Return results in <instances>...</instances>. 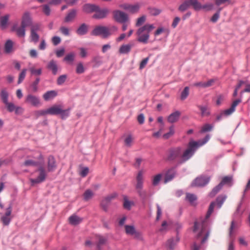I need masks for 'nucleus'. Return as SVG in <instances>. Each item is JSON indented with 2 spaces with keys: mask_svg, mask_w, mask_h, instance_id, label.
<instances>
[{
  "mask_svg": "<svg viewBox=\"0 0 250 250\" xmlns=\"http://www.w3.org/2000/svg\"><path fill=\"white\" fill-rule=\"evenodd\" d=\"M198 144L195 141H190L188 148L184 150L181 147L169 149L167 152V159L169 161H177V164L181 165L188 160L194 154L197 148Z\"/></svg>",
  "mask_w": 250,
  "mask_h": 250,
  "instance_id": "nucleus-1",
  "label": "nucleus"
},
{
  "mask_svg": "<svg viewBox=\"0 0 250 250\" xmlns=\"http://www.w3.org/2000/svg\"><path fill=\"white\" fill-rule=\"evenodd\" d=\"M215 205V202H213L210 203L206 216V218L204 220L195 221L194 223L193 232L198 233L197 237L198 238L204 236L201 241L202 244L206 242L209 236V232L206 230V228L208 225L207 220L210 217L212 213Z\"/></svg>",
  "mask_w": 250,
  "mask_h": 250,
  "instance_id": "nucleus-2",
  "label": "nucleus"
},
{
  "mask_svg": "<svg viewBox=\"0 0 250 250\" xmlns=\"http://www.w3.org/2000/svg\"><path fill=\"white\" fill-rule=\"evenodd\" d=\"M155 28L152 24H146L140 27L136 32V39L138 42L146 44L149 39L150 33Z\"/></svg>",
  "mask_w": 250,
  "mask_h": 250,
  "instance_id": "nucleus-3",
  "label": "nucleus"
},
{
  "mask_svg": "<svg viewBox=\"0 0 250 250\" xmlns=\"http://www.w3.org/2000/svg\"><path fill=\"white\" fill-rule=\"evenodd\" d=\"M118 30L117 27L113 26L110 28L104 26H97L91 32V34L93 36H102L104 38H107L116 32Z\"/></svg>",
  "mask_w": 250,
  "mask_h": 250,
  "instance_id": "nucleus-4",
  "label": "nucleus"
},
{
  "mask_svg": "<svg viewBox=\"0 0 250 250\" xmlns=\"http://www.w3.org/2000/svg\"><path fill=\"white\" fill-rule=\"evenodd\" d=\"M36 172H38V175L36 178H30L31 186H35L36 185L43 182L47 177V171L42 166H40Z\"/></svg>",
  "mask_w": 250,
  "mask_h": 250,
  "instance_id": "nucleus-5",
  "label": "nucleus"
},
{
  "mask_svg": "<svg viewBox=\"0 0 250 250\" xmlns=\"http://www.w3.org/2000/svg\"><path fill=\"white\" fill-rule=\"evenodd\" d=\"M210 177L206 175H200L195 178L192 182V187H203L208 184Z\"/></svg>",
  "mask_w": 250,
  "mask_h": 250,
  "instance_id": "nucleus-6",
  "label": "nucleus"
},
{
  "mask_svg": "<svg viewBox=\"0 0 250 250\" xmlns=\"http://www.w3.org/2000/svg\"><path fill=\"white\" fill-rule=\"evenodd\" d=\"M114 20L119 23H125L129 20L128 15L120 10H115L113 12Z\"/></svg>",
  "mask_w": 250,
  "mask_h": 250,
  "instance_id": "nucleus-7",
  "label": "nucleus"
},
{
  "mask_svg": "<svg viewBox=\"0 0 250 250\" xmlns=\"http://www.w3.org/2000/svg\"><path fill=\"white\" fill-rule=\"evenodd\" d=\"M119 7L131 14H134L139 11L140 8V4L138 3L134 4L123 3L120 5Z\"/></svg>",
  "mask_w": 250,
  "mask_h": 250,
  "instance_id": "nucleus-8",
  "label": "nucleus"
},
{
  "mask_svg": "<svg viewBox=\"0 0 250 250\" xmlns=\"http://www.w3.org/2000/svg\"><path fill=\"white\" fill-rule=\"evenodd\" d=\"M12 207L10 205L8 208L6 209V212L4 214L0 217V221L4 226H8L10 224L12 217L11 216Z\"/></svg>",
  "mask_w": 250,
  "mask_h": 250,
  "instance_id": "nucleus-9",
  "label": "nucleus"
},
{
  "mask_svg": "<svg viewBox=\"0 0 250 250\" xmlns=\"http://www.w3.org/2000/svg\"><path fill=\"white\" fill-rule=\"evenodd\" d=\"M97 9L93 16V18L97 19H104L106 18L109 13V10L107 8L101 9L98 6Z\"/></svg>",
  "mask_w": 250,
  "mask_h": 250,
  "instance_id": "nucleus-10",
  "label": "nucleus"
},
{
  "mask_svg": "<svg viewBox=\"0 0 250 250\" xmlns=\"http://www.w3.org/2000/svg\"><path fill=\"white\" fill-rule=\"evenodd\" d=\"M25 103L34 106H38L40 104L39 98L32 94L27 95L25 99Z\"/></svg>",
  "mask_w": 250,
  "mask_h": 250,
  "instance_id": "nucleus-11",
  "label": "nucleus"
},
{
  "mask_svg": "<svg viewBox=\"0 0 250 250\" xmlns=\"http://www.w3.org/2000/svg\"><path fill=\"white\" fill-rule=\"evenodd\" d=\"M125 233L130 235H134L136 238H140L141 237V233L137 231L135 227L132 225L125 226Z\"/></svg>",
  "mask_w": 250,
  "mask_h": 250,
  "instance_id": "nucleus-12",
  "label": "nucleus"
},
{
  "mask_svg": "<svg viewBox=\"0 0 250 250\" xmlns=\"http://www.w3.org/2000/svg\"><path fill=\"white\" fill-rule=\"evenodd\" d=\"M241 102V99H237L234 101L232 103L231 105L229 108L226 109L222 112L224 116H228L231 115L235 110V107Z\"/></svg>",
  "mask_w": 250,
  "mask_h": 250,
  "instance_id": "nucleus-13",
  "label": "nucleus"
},
{
  "mask_svg": "<svg viewBox=\"0 0 250 250\" xmlns=\"http://www.w3.org/2000/svg\"><path fill=\"white\" fill-rule=\"evenodd\" d=\"M144 171L143 170H140L136 176V185L135 188L136 189L143 188L144 183Z\"/></svg>",
  "mask_w": 250,
  "mask_h": 250,
  "instance_id": "nucleus-14",
  "label": "nucleus"
},
{
  "mask_svg": "<svg viewBox=\"0 0 250 250\" xmlns=\"http://www.w3.org/2000/svg\"><path fill=\"white\" fill-rule=\"evenodd\" d=\"M56 167L57 165L54 157L52 156H49L48 158L47 171L52 172L56 169Z\"/></svg>",
  "mask_w": 250,
  "mask_h": 250,
  "instance_id": "nucleus-15",
  "label": "nucleus"
},
{
  "mask_svg": "<svg viewBox=\"0 0 250 250\" xmlns=\"http://www.w3.org/2000/svg\"><path fill=\"white\" fill-rule=\"evenodd\" d=\"M176 174V170L175 168H171L169 169L165 174V183H167L171 181L174 177Z\"/></svg>",
  "mask_w": 250,
  "mask_h": 250,
  "instance_id": "nucleus-16",
  "label": "nucleus"
},
{
  "mask_svg": "<svg viewBox=\"0 0 250 250\" xmlns=\"http://www.w3.org/2000/svg\"><path fill=\"white\" fill-rule=\"evenodd\" d=\"M180 115L181 112L179 111H176L167 117V120L170 123L177 122L179 120Z\"/></svg>",
  "mask_w": 250,
  "mask_h": 250,
  "instance_id": "nucleus-17",
  "label": "nucleus"
},
{
  "mask_svg": "<svg viewBox=\"0 0 250 250\" xmlns=\"http://www.w3.org/2000/svg\"><path fill=\"white\" fill-rule=\"evenodd\" d=\"M98 8V5L93 4L87 3L83 7V11L86 13L95 12Z\"/></svg>",
  "mask_w": 250,
  "mask_h": 250,
  "instance_id": "nucleus-18",
  "label": "nucleus"
},
{
  "mask_svg": "<svg viewBox=\"0 0 250 250\" xmlns=\"http://www.w3.org/2000/svg\"><path fill=\"white\" fill-rule=\"evenodd\" d=\"M180 238L177 235L175 238H172L168 239L167 242V247L171 250H173L176 244L179 241Z\"/></svg>",
  "mask_w": 250,
  "mask_h": 250,
  "instance_id": "nucleus-19",
  "label": "nucleus"
},
{
  "mask_svg": "<svg viewBox=\"0 0 250 250\" xmlns=\"http://www.w3.org/2000/svg\"><path fill=\"white\" fill-rule=\"evenodd\" d=\"M47 68L51 70L52 74L56 75L58 70V66L56 61L51 60L47 64Z\"/></svg>",
  "mask_w": 250,
  "mask_h": 250,
  "instance_id": "nucleus-20",
  "label": "nucleus"
},
{
  "mask_svg": "<svg viewBox=\"0 0 250 250\" xmlns=\"http://www.w3.org/2000/svg\"><path fill=\"white\" fill-rule=\"evenodd\" d=\"M134 46L133 42L121 46L119 49V52L121 54H126L129 52L131 48Z\"/></svg>",
  "mask_w": 250,
  "mask_h": 250,
  "instance_id": "nucleus-21",
  "label": "nucleus"
},
{
  "mask_svg": "<svg viewBox=\"0 0 250 250\" xmlns=\"http://www.w3.org/2000/svg\"><path fill=\"white\" fill-rule=\"evenodd\" d=\"M62 106L60 105H55L47 109L48 114L58 115L61 112Z\"/></svg>",
  "mask_w": 250,
  "mask_h": 250,
  "instance_id": "nucleus-22",
  "label": "nucleus"
},
{
  "mask_svg": "<svg viewBox=\"0 0 250 250\" xmlns=\"http://www.w3.org/2000/svg\"><path fill=\"white\" fill-rule=\"evenodd\" d=\"M57 95V92L55 90H50L45 92L42 96L43 99L48 101L54 98Z\"/></svg>",
  "mask_w": 250,
  "mask_h": 250,
  "instance_id": "nucleus-23",
  "label": "nucleus"
},
{
  "mask_svg": "<svg viewBox=\"0 0 250 250\" xmlns=\"http://www.w3.org/2000/svg\"><path fill=\"white\" fill-rule=\"evenodd\" d=\"M26 27L21 25L20 27H17L14 26L13 30L16 31L17 35L19 37H24L25 34V28Z\"/></svg>",
  "mask_w": 250,
  "mask_h": 250,
  "instance_id": "nucleus-24",
  "label": "nucleus"
},
{
  "mask_svg": "<svg viewBox=\"0 0 250 250\" xmlns=\"http://www.w3.org/2000/svg\"><path fill=\"white\" fill-rule=\"evenodd\" d=\"M68 220L70 224L75 226L82 222L83 219L76 215H73L69 217Z\"/></svg>",
  "mask_w": 250,
  "mask_h": 250,
  "instance_id": "nucleus-25",
  "label": "nucleus"
},
{
  "mask_svg": "<svg viewBox=\"0 0 250 250\" xmlns=\"http://www.w3.org/2000/svg\"><path fill=\"white\" fill-rule=\"evenodd\" d=\"M77 10L72 9L69 11L64 19V22H68L72 21L76 16Z\"/></svg>",
  "mask_w": 250,
  "mask_h": 250,
  "instance_id": "nucleus-26",
  "label": "nucleus"
},
{
  "mask_svg": "<svg viewBox=\"0 0 250 250\" xmlns=\"http://www.w3.org/2000/svg\"><path fill=\"white\" fill-rule=\"evenodd\" d=\"M31 23V19L29 16V14L28 13H25L23 17L21 23V25L26 27L29 25Z\"/></svg>",
  "mask_w": 250,
  "mask_h": 250,
  "instance_id": "nucleus-27",
  "label": "nucleus"
},
{
  "mask_svg": "<svg viewBox=\"0 0 250 250\" xmlns=\"http://www.w3.org/2000/svg\"><path fill=\"white\" fill-rule=\"evenodd\" d=\"M88 31V26L85 23H83L78 28L76 31L77 33L79 35H83L87 33Z\"/></svg>",
  "mask_w": 250,
  "mask_h": 250,
  "instance_id": "nucleus-28",
  "label": "nucleus"
},
{
  "mask_svg": "<svg viewBox=\"0 0 250 250\" xmlns=\"http://www.w3.org/2000/svg\"><path fill=\"white\" fill-rule=\"evenodd\" d=\"M39 165V164L38 162H36L34 160L30 159L29 157H27V159L25 160L23 163V165L25 167H35L38 166Z\"/></svg>",
  "mask_w": 250,
  "mask_h": 250,
  "instance_id": "nucleus-29",
  "label": "nucleus"
},
{
  "mask_svg": "<svg viewBox=\"0 0 250 250\" xmlns=\"http://www.w3.org/2000/svg\"><path fill=\"white\" fill-rule=\"evenodd\" d=\"M232 181V177L231 176H226L224 177L220 184L223 187L225 185L231 186Z\"/></svg>",
  "mask_w": 250,
  "mask_h": 250,
  "instance_id": "nucleus-30",
  "label": "nucleus"
},
{
  "mask_svg": "<svg viewBox=\"0 0 250 250\" xmlns=\"http://www.w3.org/2000/svg\"><path fill=\"white\" fill-rule=\"evenodd\" d=\"M98 238V242L97 244V248L98 250H102V248L101 246L104 244H105L107 239L104 236H98L97 237Z\"/></svg>",
  "mask_w": 250,
  "mask_h": 250,
  "instance_id": "nucleus-31",
  "label": "nucleus"
},
{
  "mask_svg": "<svg viewBox=\"0 0 250 250\" xmlns=\"http://www.w3.org/2000/svg\"><path fill=\"white\" fill-rule=\"evenodd\" d=\"M190 5V0H185L183 2L179 7V10L181 12H184L188 9Z\"/></svg>",
  "mask_w": 250,
  "mask_h": 250,
  "instance_id": "nucleus-32",
  "label": "nucleus"
},
{
  "mask_svg": "<svg viewBox=\"0 0 250 250\" xmlns=\"http://www.w3.org/2000/svg\"><path fill=\"white\" fill-rule=\"evenodd\" d=\"M123 201L124 208L125 209L129 210L131 208V207L133 205V202L129 201L126 196H124Z\"/></svg>",
  "mask_w": 250,
  "mask_h": 250,
  "instance_id": "nucleus-33",
  "label": "nucleus"
},
{
  "mask_svg": "<svg viewBox=\"0 0 250 250\" xmlns=\"http://www.w3.org/2000/svg\"><path fill=\"white\" fill-rule=\"evenodd\" d=\"M190 5L195 10L199 11L202 9V4L197 0H190Z\"/></svg>",
  "mask_w": 250,
  "mask_h": 250,
  "instance_id": "nucleus-34",
  "label": "nucleus"
},
{
  "mask_svg": "<svg viewBox=\"0 0 250 250\" xmlns=\"http://www.w3.org/2000/svg\"><path fill=\"white\" fill-rule=\"evenodd\" d=\"M222 185L219 183L212 189L209 193V196L210 197H213L222 189Z\"/></svg>",
  "mask_w": 250,
  "mask_h": 250,
  "instance_id": "nucleus-35",
  "label": "nucleus"
},
{
  "mask_svg": "<svg viewBox=\"0 0 250 250\" xmlns=\"http://www.w3.org/2000/svg\"><path fill=\"white\" fill-rule=\"evenodd\" d=\"M94 196V193L90 189H87L83 193V199L85 201H88Z\"/></svg>",
  "mask_w": 250,
  "mask_h": 250,
  "instance_id": "nucleus-36",
  "label": "nucleus"
},
{
  "mask_svg": "<svg viewBox=\"0 0 250 250\" xmlns=\"http://www.w3.org/2000/svg\"><path fill=\"white\" fill-rule=\"evenodd\" d=\"M13 48V42L10 40H8L4 46V50L6 53H9L11 52Z\"/></svg>",
  "mask_w": 250,
  "mask_h": 250,
  "instance_id": "nucleus-37",
  "label": "nucleus"
},
{
  "mask_svg": "<svg viewBox=\"0 0 250 250\" xmlns=\"http://www.w3.org/2000/svg\"><path fill=\"white\" fill-rule=\"evenodd\" d=\"M0 97L4 104L8 102V93L5 89L1 90L0 92Z\"/></svg>",
  "mask_w": 250,
  "mask_h": 250,
  "instance_id": "nucleus-38",
  "label": "nucleus"
},
{
  "mask_svg": "<svg viewBox=\"0 0 250 250\" xmlns=\"http://www.w3.org/2000/svg\"><path fill=\"white\" fill-rule=\"evenodd\" d=\"M169 225V224L166 221H164L159 229V231L162 233L166 232L168 230Z\"/></svg>",
  "mask_w": 250,
  "mask_h": 250,
  "instance_id": "nucleus-39",
  "label": "nucleus"
},
{
  "mask_svg": "<svg viewBox=\"0 0 250 250\" xmlns=\"http://www.w3.org/2000/svg\"><path fill=\"white\" fill-rule=\"evenodd\" d=\"M227 199L226 195H220L216 199L217 205L219 208H220Z\"/></svg>",
  "mask_w": 250,
  "mask_h": 250,
  "instance_id": "nucleus-40",
  "label": "nucleus"
},
{
  "mask_svg": "<svg viewBox=\"0 0 250 250\" xmlns=\"http://www.w3.org/2000/svg\"><path fill=\"white\" fill-rule=\"evenodd\" d=\"M115 196H116L115 194L109 196L107 197L105 199V200L102 202L101 205L103 207V208L104 210H106L107 206L105 205H104V203L105 202L107 204L109 203L113 198H114L115 197Z\"/></svg>",
  "mask_w": 250,
  "mask_h": 250,
  "instance_id": "nucleus-41",
  "label": "nucleus"
},
{
  "mask_svg": "<svg viewBox=\"0 0 250 250\" xmlns=\"http://www.w3.org/2000/svg\"><path fill=\"white\" fill-rule=\"evenodd\" d=\"M29 71H30L32 75L36 76L41 75L42 72V68L36 69L34 66L30 67Z\"/></svg>",
  "mask_w": 250,
  "mask_h": 250,
  "instance_id": "nucleus-42",
  "label": "nucleus"
},
{
  "mask_svg": "<svg viewBox=\"0 0 250 250\" xmlns=\"http://www.w3.org/2000/svg\"><path fill=\"white\" fill-rule=\"evenodd\" d=\"M70 109L68 108L65 110H63L61 108V112H60L59 114L61 115V117L62 119H65L67 117L69 116V112H70Z\"/></svg>",
  "mask_w": 250,
  "mask_h": 250,
  "instance_id": "nucleus-43",
  "label": "nucleus"
},
{
  "mask_svg": "<svg viewBox=\"0 0 250 250\" xmlns=\"http://www.w3.org/2000/svg\"><path fill=\"white\" fill-rule=\"evenodd\" d=\"M169 132L163 135V137L165 139H167L174 134V126L171 125L169 128Z\"/></svg>",
  "mask_w": 250,
  "mask_h": 250,
  "instance_id": "nucleus-44",
  "label": "nucleus"
},
{
  "mask_svg": "<svg viewBox=\"0 0 250 250\" xmlns=\"http://www.w3.org/2000/svg\"><path fill=\"white\" fill-rule=\"evenodd\" d=\"M40 78H37L35 81L31 84L30 87L32 88V91L33 92H36L38 91V85L40 82Z\"/></svg>",
  "mask_w": 250,
  "mask_h": 250,
  "instance_id": "nucleus-45",
  "label": "nucleus"
},
{
  "mask_svg": "<svg viewBox=\"0 0 250 250\" xmlns=\"http://www.w3.org/2000/svg\"><path fill=\"white\" fill-rule=\"evenodd\" d=\"M134 139L130 135H128L125 139V146L127 147H130L132 144Z\"/></svg>",
  "mask_w": 250,
  "mask_h": 250,
  "instance_id": "nucleus-46",
  "label": "nucleus"
},
{
  "mask_svg": "<svg viewBox=\"0 0 250 250\" xmlns=\"http://www.w3.org/2000/svg\"><path fill=\"white\" fill-rule=\"evenodd\" d=\"M146 21V16L143 15L137 19L135 26L139 27L142 25Z\"/></svg>",
  "mask_w": 250,
  "mask_h": 250,
  "instance_id": "nucleus-47",
  "label": "nucleus"
},
{
  "mask_svg": "<svg viewBox=\"0 0 250 250\" xmlns=\"http://www.w3.org/2000/svg\"><path fill=\"white\" fill-rule=\"evenodd\" d=\"M199 108L201 111V115L202 116H208L210 114V112L207 107L199 106Z\"/></svg>",
  "mask_w": 250,
  "mask_h": 250,
  "instance_id": "nucleus-48",
  "label": "nucleus"
},
{
  "mask_svg": "<svg viewBox=\"0 0 250 250\" xmlns=\"http://www.w3.org/2000/svg\"><path fill=\"white\" fill-rule=\"evenodd\" d=\"M162 175L161 174H158L154 176L152 179V185L154 186H157L162 178Z\"/></svg>",
  "mask_w": 250,
  "mask_h": 250,
  "instance_id": "nucleus-49",
  "label": "nucleus"
},
{
  "mask_svg": "<svg viewBox=\"0 0 250 250\" xmlns=\"http://www.w3.org/2000/svg\"><path fill=\"white\" fill-rule=\"evenodd\" d=\"M136 190L139 196L142 199L145 200L147 198V192L146 190H143V188H141V189H137Z\"/></svg>",
  "mask_w": 250,
  "mask_h": 250,
  "instance_id": "nucleus-50",
  "label": "nucleus"
},
{
  "mask_svg": "<svg viewBox=\"0 0 250 250\" xmlns=\"http://www.w3.org/2000/svg\"><path fill=\"white\" fill-rule=\"evenodd\" d=\"M186 199L188 200L191 204H193V202L196 200L197 197L195 195L191 193H187L186 194Z\"/></svg>",
  "mask_w": 250,
  "mask_h": 250,
  "instance_id": "nucleus-51",
  "label": "nucleus"
},
{
  "mask_svg": "<svg viewBox=\"0 0 250 250\" xmlns=\"http://www.w3.org/2000/svg\"><path fill=\"white\" fill-rule=\"evenodd\" d=\"M26 71H27L26 69H25V68L23 69H22L21 73L20 74L19 76L18 81V84L21 83L24 79L25 76H26Z\"/></svg>",
  "mask_w": 250,
  "mask_h": 250,
  "instance_id": "nucleus-52",
  "label": "nucleus"
},
{
  "mask_svg": "<svg viewBox=\"0 0 250 250\" xmlns=\"http://www.w3.org/2000/svg\"><path fill=\"white\" fill-rule=\"evenodd\" d=\"M189 94V88L188 86H186L184 89L183 91L181 93V99L182 100H185L187 98Z\"/></svg>",
  "mask_w": 250,
  "mask_h": 250,
  "instance_id": "nucleus-53",
  "label": "nucleus"
},
{
  "mask_svg": "<svg viewBox=\"0 0 250 250\" xmlns=\"http://www.w3.org/2000/svg\"><path fill=\"white\" fill-rule=\"evenodd\" d=\"M222 8H219L217 12L215 13L211 17L210 21L213 22H216L220 17V12L221 11Z\"/></svg>",
  "mask_w": 250,
  "mask_h": 250,
  "instance_id": "nucleus-54",
  "label": "nucleus"
},
{
  "mask_svg": "<svg viewBox=\"0 0 250 250\" xmlns=\"http://www.w3.org/2000/svg\"><path fill=\"white\" fill-rule=\"evenodd\" d=\"M9 16L6 15L3 17H2L0 19V25L2 27L6 26L7 23L9 19Z\"/></svg>",
  "mask_w": 250,
  "mask_h": 250,
  "instance_id": "nucleus-55",
  "label": "nucleus"
},
{
  "mask_svg": "<svg viewBox=\"0 0 250 250\" xmlns=\"http://www.w3.org/2000/svg\"><path fill=\"white\" fill-rule=\"evenodd\" d=\"M75 54L74 53H70L66 55L64 58V61L67 62H72L74 60Z\"/></svg>",
  "mask_w": 250,
  "mask_h": 250,
  "instance_id": "nucleus-56",
  "label": "nucleus"
},
{
  "mask_svg": "<svg viewBox=\"0 0 250 250\" xmlns=\"http://www.w3.org/2000/svg\"><path fill=\"white\" fill-rule=\"evenodd\" d=\"M76 71L78 74H82L84 72V68L82 62L77 64Z\"/></svg>",
  "mask_w": 250,
  "mask_h": 250,
  "instance_id": "nucleus-57",
  "label": "nucleus"
},
{
  "mask_svg": "<svg viewBox=\"0 0 250 250\" xmlns=\"http://www.w3.org/2000/svg\"><path fill=\"white\" fill-rule=\"evenodd\" d=\"M5 104L6 106L7 110L10 112H12L14 111L15 110L16 106L12 103L8 102V103Z\"/></svg>",
  "mask_w": 250,
  "mask_h": 250,
  "instance_id": "nucleus-58",
  "label": "nucleus"
},
{
  "mask_svg": "<svg viewBox=\"0 0 250 250\" xmlns=\"http://www.w3.org/2000/svg\"><path fill=\"white\" fill-rule=\"evenodd\" d=\"M67 78V76L66 75H62L60 76L57 79V83L58 85L62 84L65 81H66Z\"/></svg>",
  "mask_w": 250,
  "mask_h": 250,
  "instance_id": "nucleus-59",
  "label": "nucleus"
},
{
  "mask_svg": "<svg viewBox=\"0 0 250 250\" xmlns=\"http://www.w3.org/2000/svg\"><path fill=\"white\" fill-rule=\"evenodd\" d=\"M30 37L31 41L36 43L38 42L39 39V36L38 35L37 32H34L31 31Z\"/></svg>",
  "mask_w": 250,
  "mask_h": 250,
  "instance_id": "nucleus-60",
  "label": "nucleus"
},
{
  "mask_svg": "<svg viewBox=\"0 0 250 250\" xmlns=\"http://www.w3.org/2000/svg\"><path fill=\"white\" fill-rule=\"evenodd\" d=\"M213 127V126L210 124H205L201 129V132H205L207 131H210Z\"/></svg>",
  "mask_w": 250,
  "mask_h": 250,
  "instance_id": "nucleus-61",
  "label": "nucleus"
},
{
  "mask_svg": "<svg viewBox=\"0 0 250 250\" xmlns=\"http://www.w3.org/2000/svg\"><path fill=\"white\" fill-rule=\"evenodd\" d=\"M213 4L210 3H206L204 5H202V9H204L206 11H210L213 9Z\"/></svg>",
  "mask_w": 250,
  "mask_h": 250,
  "instance_id": "nucleus-62",
  "label": "nucleus"
},
{
  "mask_svg": "<svg viewBox=\"0 0 250 250\" xmlns=\"http://www.w3.org/2000/svg\"><path fill=\"white\" fill-rule=\"evenodd\" d=\"M61 32L65 36H68L69 35V29L64 26H62L60 28Z\"/></svg>",
  "mask_w": 250,
  "mask_h": 250,
  "instance_id": "nucleus-63",
  "label": "nucleus"
},
{
  "mask_svg": "<svg viewBox=\"0 0 250 250\" xmlns=\"http://www.w3.org/2000/svg\"><path fill=\"white\" fill-rule=\"evenodd\" d=\"M42 11L47 16L50 14V8L48 5H44L42 6Z\"/></svg>",
  "mask_w": 250,
  "mask_h": 250,
  "instance_id": "nucleus-64",
  "label": "nucleus"
}]
</instances>
